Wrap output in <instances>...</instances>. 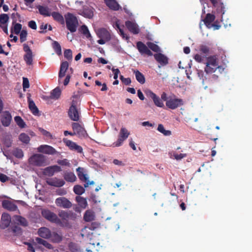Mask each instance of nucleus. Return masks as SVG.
<instances>
[{
    "label": "nucleus",
    "instance_id": "f257e3e1",
    "mask_svg": "<svg viewBox=\"0 0 252 252\" xmlns=\"http://www.w3.org/2000/svg\"><path fill=\"white\" fill-rule=\"evenodd\" d=\"M58 215L59 218V221H56V224L62 227L70 228L71 227V224L69 222V220H75L77 218L76 213L72 211H65L64 210H60L59 212Z\"/></svg>",
    "mask_w": 252,
    "mask_h": 252
},
{
    "label": "nucleus",
    "instance_id": "f03ea898",
    "mask_svg": "<svg viewBox=\"0 0 252 252\" xmlns=\"http://www.w3.org/2000/svg\"><path fill=\"white\" fill-rule=\"evenodd\" d=\"M66 28L71 32L76 31L79 25L77 17L72 13L68 12L64 15Z\"/></svg>",
    "mask_w": 252,
    "mask_h": 252
},
{
    "label": "nucleus",
    "instance_id": "7ed1b4c3",
    "mask_svg": "<svg viewBox=\"0 0 252 252\" xmlns=\"http://www.w3.org/2000/svg\"><path fill=\"white\" fill-rule=\"evenodd\" d=\"M30 164L36 166H43L47 165V159L45 156L40 154H35L29 159Z\"/></svg>",
    "mask_w": 252,
    "mask_h": 252
},
{
    "label": "nucleus",
    "instance_id": "20e7f679",
    "mask_svg": "<svg viewBox=\"0 0 252 252\" xmlns=\"http://www.w3.org/2000/svg\"><path fill=\"white\" fill-rule=\"evenodd\" d=\"M183 104V100L181 98H176L175 96L174 97H169L168 100L166 102V106L172 110H174Z\"/></svg>",
    "mask_w": 252,
    "mask_h": 252
},
{
    "label": "nucleus",
    "instance_id": "39448f33",
    "mask_svg": "<svg viewBox=\"0 0 252 252\" xmlns=\"http://www.w3.org/2000/svg\"><path fill=\"white\" fill-rule=\"evenodd\" d=\"M129 134L130 133L126 128L122 127L120 129L118 139L116 142L113 143V146L114 147H120L122 145L123 142L127 138Z\"/></svg>",
    "mask_w": 252,
    "mask_h": 252
},
{
    "label": "nucleus",
    "instance_id": "423d86ee",
    "mask_svg": "<svg viewBox=\"0 0 252 252\" xmlns=\"http://www.w3.org/2000/svg\"><path fill=\"white\" fill-rule=\"evenodd\" d=\"M23 50L26 52L24 55V60L27 65H31L33 63V54L30 47L26 43L23 44Z\"/></svg>",
    "mask_w": 252,
    "mask_h": 252
},
{
    "label": "nucleus",
    "instance_id": "0eeeda50",
    "mask_svg": "<svg viewBox=\"0 0 252 252\" xmlns=\"http://www.w3.org/2000/svg\"><path fill=\"white\" fill-rule=\"evenodd\" d=\"M41 215L43 218L51 222L55 223L56 221H60L58 216L48 209H42L41 210Z\"/></svg>",
    "mask_w": 252,
    "mask_h": 252
},
{
    "label": "nucleus",
    "instance_id": "6e6552de",
    "mask_svg": "<svg viewBox=\"0 0 252 252\" xmlns=\"http://www.w3.org/2000/svg\"><path fill=\"white\" fill-rule=\"evenodd\" d=\"M145 94L147 97L151 98L153 100L155 105L159 107H163L164 106V104L161 99L152 91L148 90L145 92Z\"/></svg>",
    "mask_w": 252,
    "mask_h": 252
},
{
    "label": "nucleus",
    "instance_id": "1a4fd4ad",
    "mask_svg": "<svg viewBox=\"0 0 252 252\" xmlns=\"http://www.w3.org/2000/svg\"><path fill=\"white\" fill-rule=\"evenodd\" d=\"M56 205L64 209H69L72 207V203L64 197H60L55 200Z\"/></svg>",
    "mask_w": 252,
    "mask_h": 252
},
{
    "label": "nucleus",
    "instance_id": "9d476101",
    "mask_svg": "<svg viewBox=\"0 0 252 252\" xmlns=\"http://www.w3.org/2000/svg\"><path fill=\"white\" fill-rule=\"evenodd\" d=\"M74 135H77L79 137H85L87 134L86 131L79 124L73 123L72 125Z\"/></svg>",
    "mask_w": 252,
    "mask_h": 252
},
{
    "label": "nucleus",
    "instance_id": "9b49d317",
    "mask_svg": "<svg viewBox=\"0 0 252 252\" xmlns=\"http://www.w3.org/2000/svg\"><path fill=\"white\" fill-rule=\"evenodd\" d=\"M1 123L3 126H8L12 120V116L9 111H4L0 117Z\"/></svg>",
    "mask_w": 252,
    "mask_h": 252
},
{
    "label": "nucleus",
    "instance_id": "f8f14e48",
    "mask_svg": "<svg viewBox=\"0 0 252 252\" xmlns=\"http://www.w3.org/2000/svg\"><path fill=\"white\" fill-rule=\"evenodd\" d=\"M69 118L73 121H78L80 119V112L77 108L70 107L68 111Z\"/></svg>",
    "mask_w": 252,
    "mask_h": 252
},
{
    "label": "nucleus",
    "instance_id": "ddd939ff",
    "mask_svg": "<svg viewBox=\"0 0 252 252\" xmlns=\"http://www.w3.org/2000/svg\"><path fill=\"white\" fill-rule=\"evenodd\" d=\"M136 47L139 53L142 55L146 54L149 56L153 55L152 52L149 50L148 47L141 41L137 42Z\"/></svg>",
    "mask_w": 252,
    "mask_h": 252
},
{
    "label": "nucleus",
    "instance_id": "4468645a",
    "mask_svg": "<svg viewBox=\"0 0 252 252\" xmlns=\"http://www.w3.org/2000/svg\"><path fill=\"white\" fill-rule=\"evenodd\" d=\"M38 151L40 153L52 155H55L57 153L55 149L53 147L47 145H42L40 146L38 148Z\"/></svg>",
    "mask_w": 252,
    "mask_h": 252
},
{
    "label": "nucleus",
    "instance_id": "2eb2a0df",
    "mask_svg": "<svg viewBox=\"0 0 252 252\" xmlns=\"http://www.w3.org/2000/svg\"><path fill=\"white\" fill-rule=\"evenodd\" d=\"M63 141L65 144L66 146L68 147L70 150L76 151L79 153L83 152V148L82 147L77 145L76 143L65 138L63 139Z\"/></svg>",
    "mask_w": 252,
    "mask_h": 252
},
{
    "label": "nucleus",
    "instance_id": "dca6fc26",
    "mask_svg": "<svg viewBox=\"0 0 252 252\" xmlns=\"http://www.w3.org/2000/svg\"><path fill=\"white\" fill-rule=\"evenodd\" d=\"M206 65L205 68V72H210L209 67L210 65H212L214 67L219 68L217 62V58L215 56H210L207 58V61L206 62Z\"/></svg>",
    "mask_w": 252,
    "mask_h": 252
},
{
    "label": "nucleus",
    "instance_id": "f3484780",
    "mask_svg": "<svg viewBox=\"0 0 252 252\" xmlns=\"http://www.w3.org/2000/svg\"><path fill=\"white\" fill-rule=\"evenodd\" d=\"M10 222V216L7 213H3L1 218V223L0 224V227L2 229L7 228L9 225Z\"/></svg>",
    "mask_w": 252,
    "mask_h": 252
},
{
    "label": "nucleus",
    "instance_id": "a211bd4d",
    "mask_svg": "<svg viewBox=\"0 0 252 252\" xmlns=\"http://www.w3.org/2000/svg\"><path fill=\"white\" fill-rule=\"evenodd\" d=\"M68 66L69 64L67 61H64L61 63L59 72V83L60 84L61 83V79L65 75V73L68 68Z\"/></svg>",
    "mask_w": 252,
    "mask_h": 252
},
{
    "label": "nucleus",
    "instance_id": "6ab92c4d",
    "mask_svg": "<svg viewBox=\"0 0 252 252\" xmlns=\"http://www.w3.org/2000/svg\"><path fill=\"white\" fill-rule=\"evenodd\" d=\"M46 183L48 185L56 187H61L65 184V182L63 180L57 178L49 179L46 180Z\"/></svg>",
    "mask_w": 252,
    "mask_h": 252
},
{
    "label": "nucleus",
    "instance_id": "aec40b11",
    "mask_svg": "<svg viewBox=\"0 0 252 252\" xmlns=\"http://www.w3.org/2000/svg\"><path fill=\"white\" fill-rule=\"evenodd\" d=\"M127 29L133 34H137L139 32V29L137 25L131 21H127L125 23Z\"/></svg>",
    "mask_w": 252,
    "mask_h": 252
},
{
    "label": "nucleus",
    "instance_id": "412c9836",
    "mask_svg": "<svg viewBox=\"0 0 252 252\" xmlns=\"http://www.w3.org/2000/svg\"><path fill=\"white\" fill-rule=\"evenodd\" d=\"M97 35L100 38H104L106 40H110L111 35L109 32L104 28L98 29L96 32Z\"/></svg>",
    "mask_w": 252,
    "mask_h": 252
},
{
    "label": "nucleus",
    "instance_id": "4be33fe9",
    "mask_svg": "<svg viewBox=\"0 0 252 252\" xmlns=\"http://www.w3.org/2000/svg\"><path fill=\"white\" fill-rule=\"evenodd\" d=\"M94 9L92 7H86L83 8L80 14L85 18L92 19L94 16Z\"/></svg>",
    "mask_w": 252,
    "mask_h": 252
},
{
    "label": "nucleus",
    "instance_id": "5701e85b",
    "mask_svg": "<svg viewBox=\"0 0 252 252\" xmlns=\"http://www.w3.org/2000/svg\"><path fill=\"white\" fill-rule=\"evenodd\" d=\"M2 206L4 208L10 211H15L18 209V207L16 204L9 200H3L2 201Z\"/></svg>",
    "mask_w": 252,
    "mask_h": 252
},
{
    "label": "nucleus",
    "instance_id": "b1692460",
    "mask_svg": "<svg viewBox=\"0 0 252 252\" xmlns=\"http://www.w3.org/2000/svg\"><path fill=\"white\" fill-rule=\"evenodd\" d=\"M154 57L156 60L162 65H165L168 63L167 58L161 53L155 54Z\"/></svg>",
    "mask_w": 252,
    "mask_h": 252
},
{
    "label": "nucleus",
    "instance_id": "393cba45",
    "mask_svg": "<svg viewBox=\"0 0 252 252\" xmlns=\"http://www.w3.org/2000/svg\"><path fill=\"white\" fill-rule=\"evenodd\" d=\"M51 231L49 228L43 227L38 229V234L42 238L49 239L51 235Z\"/></svg>",
    "mask_w": 252,
    "mask_h": 252
},
{
    "label": "nucleus",
    "instance_id": "a878e982",
    "mask_svg": "<svg viewBox=\"0 0 252 252\" xmlns=\"http://www.w3.org/2000/svg\"><path fill=\"white\" fill-rule=\"evenodd\" d=\"M49 239L53 243H59L63 240V235L61 233H58L56 232H51Z\"/></svg>",
    "mask_w": 252,
    "mask_h": 252
},
{
    "label": "nucleus",
    "instance_id": "bb28decb",
    "mask_svg": "<svg viewBox=\"0 0 252 252\" xmlns=\"http://www.w3.org/2000/svg\"><path fill=\"white\" fill-rule=\"evenodd\" d=\"M105 2L110 9L113 10H118L120 7V5L115 0H105Z\"/></svg>",
    "mask_w": 252,
    "mask_h": 252
},
{
    "label": "nucleus",
    "instance_id": "cd10ccee",
    "mask_svg": "<svg viewBox=\"0 0 252 252\" xmlns=\"http://www.w3.org/2000/svg\"><path fill=\"white\" fill-rule=\"evenodd\" d=\"M216 17L214 14L211 13H207L205 18L203 20V22L206 26L208 28H211V23L214 21Z\"/></svg>",
    "mask_w": 252,
    "mask_h": 252
},
{
    "label": "nucleus",
    "instance_id": "c85d7f7f",
    "mask_svg": "<svg viewBox=\"0 0 252 252\" xmlns=\"http://www.w3.org/2000/svg\"><path fill=\"white\" fill-rule=\"evenodd\" d=\"M84 220L86 222H90L94 220L95 219L94 213L90 210H87L83 217Z\"/></svg>",
    "mask_w": 252,
    "mask_h": 252
},
{
    "label": "nucleus",
    "instance_id": "c756f323",
    "mask_svg": "<svg viewBox=\"0 0 252 252\" xmlns=\"http://www.w3.org/2000/svg\"><path fill=\"white\" fill-rule=\"evenodd\" d=\"M28 101L29 103V107L32 113L34 115H37L39 114V110L35 104L34 101L31 99L30 97H28Z\"/></svg>",
    "mask_w": 252,
    "mask_h": 252
},
{
    "label": "nucleus",
    "instance_id": "7c9ffc66",
    "mask_svg": "<svg viewBox=\"0 0 252 252\" xmlns=\"http://www.w3.org/2000/svg\"><path fill=\"white\" fill-rule=\"evenodd\" d=\"M38 9L39 13L44 16H50L51 13L50 10L48 6H44L42 5H38L37 6Z\"/></svg>",
    "mask_w": 252,
    "mask_h": 252
},
{
    "label": "nucleus",
    "instance_id": "2f4dec72",
    "mask_svg": "<svg viewBox=\"0 0 252 252\" xmlns=\"http://www.w3.org/2000/svg\"><path fill=\"white\" fill-rule=\"evenodd\" d=\"M75 200L78 203V205L82 209H86L88 206L87 199L80 196H77L75 197Z\"/></svg>",
    "mask_w": 252,
    "mask_h": 252
},
{
    "label": "nucleus",
    "instance_id": "473e14b6",
    "mask_svg": "<svg viewBox=\"0 0 252 252\" xmlns=\"http://www.w3.org/2000/svg\"><path fill=\"white\" fill-rule=\"evenodd\" d=\"M51 15L53 17L54 20L60 23L62 25L64 24V20L63 15L58 12H53Z\"/></svg>",
    "mask_w": 252,
    "mask_h": 252
},
{
    "label": "nucleus",
    "instance_id": "72a5a7b5",
    "mask_svg": "<svg viewBox=\"0 0 252 252\" xmlns=\"http://www.w3.org/2000/svg\"><path fill=\"white\" fill-rule=\"evenodd\" d=\"M76 172L78 177L81 181L83 182L87 181L88 177H87V174L84 173L83 168L80 167L77 168L76 169Z\"/></svg>",
    "mask_w": 252,
    "mask_h": 252
},
{
    "label": "nucleus",
    "instance_id": "f704fd0d",
    "mask_svg": "<svg viewBox=\"0 0 252 252\" xmlns=\"http://www.w3.org/2000/svg\"><path fill=\"white\" fill-rule=\"evenodd\" d=\"M169 156L171 158L175 159L177 160H180L187 156V154H178L175 151H172L169 153Z\"/></svg>",
    "mask_w": 252,
    "mask_h": 252
},
{
    "label": "nucleus",
    "instance_id": "c9c22d12",
    "mask_svg": "<svg viewBox=\"0 0 252 252\" xmlns=\"http://www.w3.org/2000/svg\"><path fill=\"white\" fill-rule=\"evenodd\" d=\"M16 19H14L12 24L14 25L13 29H11V32H14L16 34H18L21 31L22 25L19 23H16Z\"/></svg>",
    "mask_w": 252,
    "mask_h": 252
},
{
    "label": "nucleus",
    "instance_id": "e433bc0d",
    "mask_svg": "<svg viewBox=\"0 0 252 252\" xmlns=\"http://www.w3.org/2000/svg\"><path fill=\"white\" fill-rule=\"evenodd\" d=\"M133 72L135 75L137 81L141 84H144L145 82V78L144 75L137 70H134Z\"/></svg>",
    "mask_w": 252,
    "mask_h": 252
},
{
    "label": "nucleus",
    "instance_id": "4c0bfd02",
    "mask_svg": "<svg viewBox=\"0 0 252 252\" xmlns=\"http://www.w3.org/2000/svg\"><path fill=\"white\" fill-rule=\"evenodd\" d=\"M61 94V90L59 87H56L51 92L50 98L54 99H58Z\"/></svg>",
    "mask_w": 252,
    "mask_h": 252
},
{
    "label": "nucleus",
    "instance_id": "58836bf2",
    "mask_svg": "<svg viewBox=\"0 0 252 252\" xmlns=\"http://www.w3.org/2000/svg\"><path fill=\"white\" fill-rule=\"evenodd\" d=\"M69 252H82L80 248L75 243L71 242L68 244Z\"/></svg>",
    "mask_w": 252,
    "mask_h": 252
},
{
    "label": "nucleus",
    "instance_id": "ea45409f",
    "mask_svg": "<svg viewBox=\"0 0 252 252\" xmlns=\"http://www.w3.org/2000/svg\"><path fill=\"white\" fill-rule=\"evenodd\" d=\"M15 220L20 224L21 225L23 226H27L28 225V222L27 220L20 216H15Z\"/></svg>",
    "mask_w": 252,
    "mask_h": 252
},
{
    "label": "nucleus",
    "instance_id": "a19ab883",
    "mask_svg": "<svg viewBox=\"0 0 252 252\" xmlns=\"http://www.w3.org/2000/svg\"><path fill=\"white\" fill-rule=\"evenodd\" d=\"M64 178L67 182H73L75 181L76 177L75 174L72 172H67L65 173Z\"/></svg>",
    "mask_w": 252,
    "mask_h": 252
},
{
    "label": "nucleus",
    "instance_id": "79ce46f5",
    "mask_svg": "<svg viewBox=\"0 0 252 252\" xmlns=\"http://www.w3.org/2000/svg\"><path fill=\"white\" fill-rule=\"evenodd\" d=\"M85 189L80 185H75L73 187V191L76 194L80 196L85 192Z\"/></svg>",
    "mask_w": 252,
    "mask_h": 252
},
{
    "label": "nucleus",
    "instance_id": "37998d69",
    "mask_svg": "<svg viewBox=\"0 0 252 252\" xmlns=\"http://www.w3.org/2000/svg\"><path fill=\"white\" fill-rule=\"evenodd\" d=\"M36 242L39 244H42L46 248L48 249H52L53 246L51 244L47 242L46 241L40 238H36L35 239Z\"/></svg>",
    "mask_w": 252,
    "mask_h": 252
},
{
    "label": "nucleus",
    "instance_id": "c03bdc74",
    "mask_svg": "<svg viewBox=\"0 0 252 252\" xmlns=\"http://www.w3.org/2000/svg\"><path fill=\"white\" fill-rule=\"evenodd\" d=\"M157 130L165 136H169L171 134V131L170 130H165L164 126L162 124H159L158 125Z\"/></svg>",
    "mask_w": 252,
    "mask_h": 252
},
{
    "label": "nucleus",
    "instance_id": "a18cd8bd",
    "mask_svg": "<svg viewBox=\"0 0 252 252\" xmlns=\"http://www.w3.org/2000/svg\"><path fill=\"white\" fill-rule=\"evenodd\" d=\"M53 47L58 55H61L62 54V48L60 44L57 41H54L53 43Z\"/></svg>",
    "mask_w": 252,
    "mask_h": 252
},
{
    "label": "nucleus",
    "instance_id": "49530a36",
    "mask_svg": "<svg viewBox=\"0 0 252 252\" xmlns=\"http://www.w3.org/2000/svg\"><path fill=\"white\" fill-rule=\"evenodd\" d=\"M19 139L22 142L28 144L30 141L29 135L25 133H22L19 136Z\"/></svg>",
    "mask_w": 252,
    "mask_h": 252
},
{
    "label": "nucleus",
    "instance_id": "de8ad7c7",
    "mask_svg": "<svg viewBox=\"0 0 252 252\" xmlns=\"http://www.w3.org/2000/svg\"><path fill=\"white\" fill-rule=\"evenodd\" d=\"M14 120L17 125L20 128H24L26 126V124L20 116H16L14 117Z\"/></svg>",
    "mask_w": 252,
    "mask_h": 252
},
{
    "label": "nucleus",
    "instance_id": "09e8293b",
    "mask_svg": "<svg viewBox=\"0 0 252 252\" xmlns=\"http://www.w3.org/2000/svg\"><path fill=\"white\" fill-rule=\"evenodd\" d=\"M201 53L204 54L205 56H207L209 54L210 48L205 45H201L199 48Z\"/></svg>",
    "mask_w": 252,
    "mask_h": 252
},
{
    "label": "nucleus",
    "instance_id": "8fccbe9b",
    "mask_svg": "<svg viewBox=\"0 0 252 252\" xmlns=\"http://www.w3.org/2000/svg\"><path fill=\"white\" fill-rule=\"evenodd\" d=\"M100 227V223L94 221L88 224L86 227L91 230H94Z\"/></svg>",
    "mask_w": 252,
    "mask_h": 252
},
{
    "label": "nucleus",
    "instance_id": "3c124183",
    "mask_svg": "<svg viewBox=\"0 0 252 252\" xmlns=\"http://www.w3.org/2000/svg\"><path fill=\"white\" fill-rule=\"evenodd\" d=\"M81 30L82 33L85 35L87 38H89L91 37L89 29L86 25H82L81 27Z\"/></svg>",
    "mask_w": 252,
    "mask_h": 252
},
{
    "label": "nucleus",
    "instance_id": "603ef678",
    "mask_svg": "<svg viewBox=\"0 0 252 252\" xmlns=\"http://www.w3.org/2000/svg\"><path fill=\"white\" fill-rule=\"evenodd\" d=\"M147 44L148 48H150L154 52H158L159 51V48L157 44L151 42H148Z\"/></svg>",
    "mask_w": 252,
    "mask_h": 252
},
{
    "label": "nucleus",
    "instance_id": "864d4df0",
    "mask_svg": "<svg viewBox=\"0 0 252 252\" xmlns=\"http://www.w3.org/2000/svg\"><path fill=\"white\" fill-rule=\"evenodd\" d=\"M9 20V17L6 14H1L0 15V24H6Z\"/></svg>",
    "mask_w": 252,
    "mask_h": 252
},
{
    "label": "nucleus",
    "instance_id": "5fc2aeb1",
    "mask_svg": "<svg viewBox=\"0 0 252 252\" xmlns=\"http://www.w3.org/2000/svg\"><path fill=\"white\" fill-rule=\"evenodd\" d=\"M44 173L45 175H47L48 176H52L55 173L52 166L46 167L44 169Z\"/></svg>",
    "mask_w": 252,
    "mask_h": 252
},
{
    "label": "nucleus",
    "instance_id": "6e6d98bb",
    "mask_svg": "<svg viewBox=\"0 0 252 252\" xmlns=\"http://www.w3.org/2000/svg\"><path fill=\"white\" fill-rule=\"evenodd\" d=\"M20 33V39L21 43L27 40V32L25 30H23L19 33Z\"/></svg>",
    "mask_w": 252,
    "mask_h": 252
},
{
    "label": "nucleus",
    "instance_id": "4d7b16f0",
    "mask_svg": "<svg viewBox=\"0 0 252 252\" xmlns=\"http://www.w3.org/2000/svg\"><path fill=\"white\" fill-rule=\"evenodd\" d=\"M13 155L17 158H20L24 156L23 151L20 149H16L14 151Z\"/></svg>",
    "mask_w": 252,
    "mask_h": 252
},
{
    "label": "nucleus",
    "instance_id": "13d9d810",
    "mask_svg": "<svg viewBox=\"0 0 252 252\" xmlns=\"http://www.w3.org/2000/svg\"><path fill=\"white\" fill-rule=\"evenodd\" d=\"M64 56L68 60H71L72 59V52L70 49H66L64 51Z\"/></svg>",
    "mask_w": 252,
    "mask_h": 252
},
{
    "label": "nucleus",
    "instance_id": "bf43d9fd",
    "mask_svg": "<svg viewBox=\"0 0 252 252\" xmlns=\"http://www.w3.org/2000/svg\"><path fill=\"white\" fill-rule=\"evenodd\" d=\"M12 231L16 235L21 234L22 233V229L17 225H15L12 227Z\"/></svg>",
    "mask_w": 252,
    "mask_h": 252
},
{
    "label": "nucleus",
    "instance_id": "052dcab7",
    "mask_svg": "<svg viewBox=\"0 0 252 252\" xmlns=\"http://www.w3.org/2000/svg\"><path fill=\"white\" fill-rule=\"evenodd\" d=\"M30 87L29 81L27 78H23V88L25 91L26 89Z\"/></svg>",
    "mask_w": 252,
    "mask_h": 252
},
{
    "label": "nucleus",
    "instance_id": "680f3d73",
    "mask_svg": "<svg viewBox=\"0 0 252 252\" xmlns=\"http://www.w3.org/2000/svg\"><path fill=\"white\" fill-rule=\"evenodd\" d=\"M120 79L126 85H128L131 83V80L130 78H125L123 75H121Z\"/></svg>",
    "mask_w": 252,
    "mask_h": 252
},
{
    "label": "nucleus",
    "instance_id": "e2e57ef3",
    "mask_svg": "<svg viewBox=\"0 0 252 252\" xmlns=\"http://www.w3.org/2000/svg\"><path fill=\"white\" fill-rule=\"evenodd\" d=\"M57 163L62 166H69L70 163L67 159H63V160H59Z\"/></svg>",
    "mask_w": 252,
    "mask_h": 252
},
{
    "label": "nucleus",
    "instance_id": "0e129e2a",
    "mask_svg": "<svg viewBox=\"0 0 252 252\" xmlns=\"http://www.w3.org/2000/svg\"><path fill=\"white\" fill-rule=\"evenodd\" d=\"M194 59L196 62L198 63H201L203 61L204 57L198 54H197L194 56Z\"/></svg>",
    "mask_w": 252,
    "mask_h": 252
},
{
    "label": "nucleus",
    "instance_id": "69168bd1",
    "mask_svg": "<svg viewBox=\"0 0 252 252\" xmlns=\"http://www.w3.org/2000/svg\"><path fill=\"white\" fill-rule=\"evenodd\" d=\"M39 131L42 133V134L47 137H52V135L51 134L47 131V130L44 129L43 128H39Z\"/></svg>",
    "mask_w": 252,
    "mask_h": 252
},
{
    "label": "nucleus",
    "instance_id": "338daca9",
    "mask_svg": "<svg viewBox=\"0 0 252 252\" xmlns=\"http://www.w3.org/2000/svg\"><path fill=\"white\" fill-rule=\"evenodd\" d=\"M28 26L30 28L33 30H36L37 28L36 24L35 22L33 20L30 21L28 23Z\"/></svg>",
    "mask_w": 252,
    "mask_h": 252
},
{
    "label": "nucleus",
    "instance_id": "774afa93",
    "mask_svg": "<svg viewBox=\"0 0 252 252\" xmlns=\"http://www.w3.org/2000/svg\"><path fill=\"white\" fill-rule=\"evenodd\" d=\"M9 179V178L6 175L4 174H0V181L4 183L6 182L7 181H8Z\"/></svg>",
    "mask_w": 252,
    "mask_h": 252
}]
</instances>
